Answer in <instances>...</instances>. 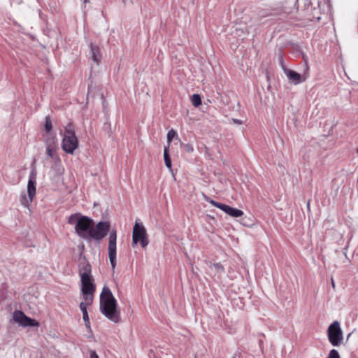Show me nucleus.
<instances>
[{
  "label": "nucleus",
  "instance_id": "obj_30",
  "mask_svg": "<svg viewBox=\"0 0 358 358\" xmlns=\"http://www.w3.org/2000/svg\"><path fill=\"white\" fill-rule=\"evenodd\" d=\"M357 154H358V148H357Z\"/></svg>",
  "mask_w": 358,
  "mask_h": 358
},
{
  "label": "nucleus",
  "instance_id": "obj_9",
  "mask_svg": "<svg viewBox=\"0 0 358 358\" xmlns=\"http://www.w3.org/2000/svg\"><path fill=\"white\" fill-rule=\"evenodd\" d=\"M92 224V220L90 219L87 216H82L78 220V222L75 227V230L79 236L86 238L87 236H85V233L86 231H90Z\"/></svg>",
  "mask_w": 358,
  "mask_h": 358
},
{
  "label": "nucleus",
  "instance_id": "obj_11",
  "mask_svg": "<svg viewBox=\"0 0 358 358\" xmlns=\"http://www.w3.org/2000/svg\"><path fill=\"white\" fill-rule=\"evenodd\" d=\"M90 52L92 59L96 64H99L101 62V55L100 48L93 44L90 45Z\"/></svg>",
  "mask_w": 358,
  "mask_h": 358
},
{
  "label": "nucleus",
  "instance_id": "obj_10",
  "mask_svg": "<svg viewBox=\"0 0 358 358\" xmlns=\"http://www.w3.org/2000/svg\"><path fill=\"white\" fill-rule=\"evenodd\" d=\"M285 73L288 79L294 85H298L305 80H301V76L296 71L291 69H285Z\"/></svg>",
  "mask_w": 358,
  "mask_h": 358
},
{
  "label": "nucleus",
  "instance_id": "obj_25",
  "mask_svg": "<svg viewBox=\"0 0 358 358\" xmlns=\"http://www.w3.org/2000/svg\"><path fill=\"white\" fill-rule=\"evenodd\" d=\"M185 148H186V150L189 152H192L194 150V148L191 145L187 144L185 145Z\"/></svg>",
  "mask_w": 358,
  "mask_h": 358
},
{
  "label": "nucleus",
  "instance_id": "obj_28",
  "mask_svg": "<svg viewBox=\"0 0 358 358\" xmlns=\"http://www.w3.org/2000/svg\"><path fill=\"white\" fill-rule=\"evenodd\" d=\"M331 283H332V286H333V287H334L335 284H334V280H333V279H331Z\"/></svg>",
  "mask_w": 358,
  "mask_h": 358
},
{
  "label": "nucleus",
  "instance_id": "obj_16",
  "mask_svg": "<svg viewBox=\"0 0 358 358\" xmlns=\"http://www.w3.org/2000/svg\"><path fill=\"white\" fill-rule=\"evenodd\" d=\"M38 326H39L38 322H37L34 319H31L27 316L24 320V324L22 325V327H38Z\"/></svg>",
  "mask_w": 358,
  "mask_h": 358
},
{
  "label": "nucleus",
  "instance_id": "obj_12",
  "mask_svg": "<svg viewBox=\"0 0 358 358\" xmlns=\"http://www.w3.org/2000/svg\"><path fill=\"white\" fill-rule=\"evenodd\" d=\"M36 182L35 177L31 176L28 181V184H27V193H28L29 197H30L31 199H33L36 195Z\"/></svg>",
  "mask_w": 358,
  "mask_h": 358
},
{
  "label": "nucleus",
  "instance_id": "obj_6",
  "mask_svg": "<svg viewBox=\"0 0 358 358\" xmlns=\"http://www.w3.org/2000/svg\"><path fill=\"white\" fill-rule=\"evenodd\" d=\"M110 230L108 222H99L94 227H91L89 231V236L96 241L102 240Z\"/></svg>",
  "mask_w": 358,
  "mask_h": 358
},
{
  "label": "nucleus",
  "instance_id": "obj_29",
  "mask_svg": "<svg viewBox=\"0 0 358 358\" xmlns=\"http://www.w3.org/2000/svg\"><path fill=\"white\" fill-rule=\"evenodd\" d=\"M84 3H87L90 2V0H83Z\"/></svg>",
  "mask_w": 358,
  "mask_h": 358
},
{
  "label": "nucleus",
  "instance_id": "obj_14",
  "mask_svg": "<svg viewBox=\"0 0 358 358\" xmlns=\"http://www.w3.org/2000/svg\"><path fill=\"white\" fill-rule=\"evenodd\" d=\"M20 203L24 207L29 208L31 203L33 201V199L27 196L25 193L22 194L20 199Z\"/></svg>",
  "mask_w": 358,
  "mask_h": 358
},
{
  "label": "nucleus",
  "instance_id": "obj_17",
  "mask_svg": "<svg viewBox=\"0 0 358 358\" xmlns=\"http://www.w3.org/2000/svg\"><path fill=\"white\" fill-rule=\"evenodd\" d=\"M191 101L194 106L198 107L201 104V96L199 94H194L191 97Z\"/></svg>",
  "mask_w": 358,
  "mask_h": 358
},
{
  "label": "nucleus",
  "instance_id": "obj_20",
  "mask_svg": "<svg viewBox=\"0 0 358 358\" xmlns=\"http://www.w3.org/2000/svg\"><path fill=\"white\" fill-rule=\"evenodd\" d=\"M326 358H341L338 351L335 349L330 350L328 356Z\"/></svg>",
  "mask_w": 358,
  "mask_h": 358
},
{
  "label": "nucleus",
  "instance_id": "obj_19",
  "mask_svg": "<svg viewBox=\"0 0 358 358\" xmlns=\"http://www.w3.org/2000/svg\"><path fill=\"white\" fill-rule=\"evenodd\" d=\"M80 219L79 217V214L78 213H76V214H73L71 215L69 217V220H68V223L70 224H73L75 223L77 224L78 222V220Z\"/></svg>",
  "mask_w": 358,
  "mask_h": 358
},
{
  "label": "nucleus",
  "instance_id": "obj_2",
  "mask_svg": "<svg viewBox=\"0 0 358 358\" xmlns=\"http://www.w3.org/2000/svg\"><path fill=\"white\" fill-rule=\"evenodd\" d=\"M91 272L92 268L89 264L83 266L79 271L81 281V292L84 301H87V303H92L94 294L96 291V285L94 283V279Z\"/></svg>",
  "mask_w": 358,
  "mask_h": 358
},
{
  "label": "nucleus",
  "instance_id": "obj_8",
  "mask_svg": "<svg viewBox=\"0 0 358 358\" xmlns=\"http://www.w3.org/2000/svg\"><path fill=\"white\" fill-rule=\"evenodd\" d=\"M206 201H208L213 206L222 210L231 217H239L243 215V212L241 210L231 207L227 204L215 201L209 198H206Z\"/></svg>",
  "mask_w": 358,
  "mask_h": 358
},
{
  "label": "nucleus",
  "instance_id": "obj_1",
  "mask_svg": "<svg viewBox=\"0 0 358 358\" xmlns=\"http://www.w3.org/2000/svg\"><path fill=\"white\" fill-rule=\"evenodd\" d=\"M100 310L109 320L117 323L120 320V312L117 302L108 287H104L100 295Z\"/></svg>",
  "mask_w": 358,
  "mask_h": 358
},
{
  "label": "nucleus",
  "instance_id": "obj_15",
  "mask_svg": "<svg viewBox=\"0 0 358 358\" xmlns=\"http://www.w3.org/2000/svg\"><path fill=\"white\" fill-rule=\"evenodd\" d=\"M164 158L166 167L171 169V160L169 154V149L166 147H165L164 150Z\"/></svg>",
  "mask_w": 358,
  "mask_h": 358
},
{
  "label": "nucleus",
  "instance_id": "obj_4",
  "mask_svg": "<svg viewBox=\"0 0 358 358\" xmlns=\"http://www.w3.org/2000/svg\"><path fill=\"white\" fill-rule=\"evenodd\" d=\"M138 242H140L142 248H145L148 245L149 240L144 226L136 222L133 228L132 245H136Z\"/></svg>",
  "mask_w": 358,
  "mask_h": 358
},
{
  "label": "nucleus",
  "instance_id": "obj_21",
  "mask_svg": "<svg viewBox=\"0 0 358 358\" xmlns=\"http://www.w3.org/2000/svg\"><path fill=\"white\" fill-rule=\"evenodd\" d=\"M177 136V134L175 130L173 129L169 131L167 134V141L169 143H170L174 137Z\"/></svg>",
  "mask_w": 358,
  "mask_h": 358
},
{
  "label": "nucleus",
  "instance_id": "obj_24",
  "mask_svg": "<svg viewBox=\"0 0 358 358\" xmlns=\"http://www.w3.org/2000/svg\"><path fill=\"white\" fill-rule=\"evenodd\" d=\"M53 152H54L53 148H52L50 146L47 147L46 153H47L48 156L52 158L53 157Z\"/></svg>",
  "mask_w": 358,
  "mask_h": 358
},
{
  "label": "nucleus",
  "instance_id": "obj_18",
  "mask_svg": "<svg viewBox=\"0 0 358 358\" xmlns=\"http://www.w3.org/2000/svg\"><path fill=\"white\" fill-rule=\"evenodd\" d=\"M52 128V121L50 117H45V129L47 133H49Z\"/></svg>",
  "mask_w": 358,
  "mask_h": 358
},
{
  "label": "nucleus",
  "instance_id": "obj_3",
  "mask_svg": "<svg viewBox=\"0 0 358 358\" xmlns=\"http://www.w3.org/2000/svg\"><path fill=\"white\" fill-rule=\"evenodd\" d=\"M78 145L79 142L76 135L74 127L72 124H69L64 129L62 148L66 153L73 155Z\"/></svg>",
  "mask_w": 358,
  "mask_h": 358
},
{
  "label": "nucleus",
  "instance_id": "obj_26",
  "mask_svg": "<svg viewBox=\"0 0 358 358\" xmlns=\"http://www.w3.org/2000/svg\"><path fill=\"white\" fill-rule=\"evenodd\" d=\"M90 358H99V356L95 351L90 352Z\"/></svg>",
  "mask_w": 358,
  "mask_h": 358
},
{
  "label": "nucleus",
  "instance_id": "obj_13",
  "mask_svg": "<svg viewBox=\"0 0 358 358\" xmlns=\"http://www.w3.org/2000/svg\"><path fill=\"white\" fill-rule=\"evenodd\" d=\"M26 317L27 315L21 310H15L13 313L14 321L21 326L24 324Z\"/></svg>",
  "mask_w": 358,
  "mask_h": 358
},
{
  "label": "nucleus",
  "instance_id": "obj_22",
  "mask_svg": "<svg viewBox=\"0 0 358 358\" xmlns=\"http://www.w3.org/2000/svg\"><path fill=\"white\" fill-rule=\"evenodd\" d=\"M83 320L85 322V326L87 328H90V319H89V315H88V313L87 312H85V313H83Z\"/></svg>",
  "mask_w": 358,
  "mask_h": 358
},
{
  "label": "nucleus",
  "instance_id": "obj_27",
  "mask_svg": "<svg viewBox=\"0 0 358 358\" xmlns=\"http://www.w3.org/2000/svg\"><path fill=\"white\" fill-rule=\"evenodd\" d=\"M234 122L237 123V124H241V122L240 120H234Z\"/></svg>",
  "mask_w": 358,
  "mask_h": 358
},
{
  "label": "nucleus",
  "instance_id": "obj_7",
  "mask_svg": "<svg viewBox=\"0 0 358 358\" xmlns=\"http://www.w3.org/2000/svg\"><path fill=\"white\" fill-rule=\"evenodd\" d=\"M117 232L116 230L113 229L110 232L108 238V257L113 269H115L116 266V254H117Z\"/></svg>",
  "mask_w": 358,
  "mask_h": 358
},
{
  "label": "nucleus",
  "instance_id": "obj_23",
  "mask_svg": "<svg viewBox=\"0 0 358 358\" xmlns=\"http://www.w3.org/2000/svg\"><path fill=\"white\" fill-rule=\"evenodd\" d=\"M92 303H87V301L81 302L79 305V307L83 313L87 312V306L91 305Z\"/></svg>",
  "mask_w": 358,
  "mask_h": 358
},
{
  "label": "nucleus",
  "instance_id": "obj_5",
  "mask_svg": "<svg viewBox=\"0 0 358 358\" xmlns=\"http://www.w3.org/2000/svg\"><path fill=\"white\" fill-rule=\"evenodd\" d=\"M328 339L333 346H338L343 340V332L338 321H334L328 327Z\"/></svg>",
  "mask_w": 358,
  "mask_h": 358
}]
</instances>
